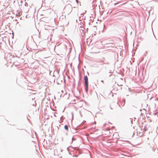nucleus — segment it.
Listing matches in <instances>:
<instances>
[{
  "label": "nucleus",
  "instance_id": "obj_1",
  "mask_svg": "<svg viewBox=\"0 0 158 158\" xmlns=\"http://www.w3.org/2000/svg\"><path fill=\"white\" fill-rule=\"evenodd\" d=\"M84 79L85 85L86 86L87 89L88 86V78L87 76H85Z\"/></svg>",
  "mask_w": 158,
  "mask_h": 158
},
{
  "label": "nucleus",
  "instance_id": "obj_2",
  "mask_svg": "<svg viewBox=\"0 0 158 158\" xmlns=\"http://www.w3.org/2000/svg\"><path fill=\"white\" fill-rule=\"evenodd\" d=\"M64 128L65 130H66L67 131H68V126L66 125L64 126Z\"/></svg>",
  "mask_w": 158,
  "mask_h": 158
},
{
  "label": "nucleus",
  "instance_id": "obj_3",
  "mask_svg": "<svg viewBox=\"0 0 158 158\" xmlns=\"http://www.w3.org/2000/svg\"><path fill=\"white\" fill-rule=\"evenodd\" d=\"M78 0H76V1H78Z\"/></svg>",
  "mask_w": 158,
  "mask_h": 158
}]
</instances>
